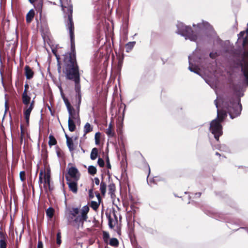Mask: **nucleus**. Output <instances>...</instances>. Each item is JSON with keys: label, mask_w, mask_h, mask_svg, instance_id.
I'll return each mask as SVG.
<instances>
[{"label": "nucleus", "mask_w": 248, "mask_h": 248, "mask_svg": "<svg viewBox=\"0 0 248 248\" xmlns=\"http://www.w3.org/2000/svg\"><path fill=\"white\" fill-rule=\"evenodd\" d=\"M61 235L60 232H58L57 234V244L60 245L61 244Z\"/></svg>", "instance_id": "35"}, {"label": "nucleus", "mask_w": 248, "mask_h": 248, "mask_svg": "<svg viewBox=\"0 0 248 248\" xmlns=\"http://www.w3.org/2000/svg\"><path fill=\"white\" fill-rule=\"evenodd\" d=\"M37 248H43V243L41 241L38 242Z\"/></svg>", "instance_id": "37"}, {"label": "nucleus", "mask_w": 248, "mask_h": 248, "mask_svg": "<svg viewBox=\"0 0 248 248\" xmlns=\"http://www.w3.org/2000/svg\"><path fill=\"white\" fill-rule=\"evenodd\" d=\"M177 33L185 37L186 39L197 41L198 36L191 30L190 27L185 26L183 23L179 22L177 25Z\"/></svg>", "instance_id": "6"}, {"label": "nucleus", "mask_w": 248, "mask_h": 248, "mask_svg": "<svg viewBox=\"0 0 248 248\" xmlns=\"http://www.w3.org/2000/svg\"><path fill=\"white\" fill-rule=\"evenodd\" d=\"M25 75L28 79L32 78L34 75V73L28 65L25 67Z\"/></svg>", "instance_id": "16"}, {"label": "nucleus", "mask_w": 248, "mask_h": 248, "mask_svg": "<svg viewBox=\"0 0 248 248\" xmlns=\"http://www.w3.org/2000/svg\"><path fill=\"white\" fill-rule=\"evenodd\" d=\"M50 170L48 169L46 172L45 170H41L40 171L39 175V183H44V187L45 188L47 189L48 187L50 190Z\"/></svg>", "instance_id": "8"}, {"label": "nucleus", "mask_w": 248, "mask_h": 248, "mask_svg": "<svg viewBox=\"0 0 248 248\" xmlns=\"http://www.w3.org/2000/svg\"><path fill=\"white\" fill-rule=\"evenodd\" d=\"M57 143V141L54 138V136L52 135H49V141H48V144L51 147L53 145H55Z\"/></svg>", "instance_id": "25"}, {"label": "nucleus", "mask_w": 248, "mask_h": 248, "mask_svg": "<svg viewBox=\"0 0 248 248\" xmlns=\"http://www.w3.org/2000/svg\"><path fill=\"white\" fill-rule=\"evenodd\" d=\"M240 101V98H236L232 101H231L230 104H228L226 107L227 112L229 114L231 118L233 119L240 115L242 110V106Z\"/></svg>", "instance_id": "7"}, {"label": "nucleus", "mask_w": 248, "mask_h": 248, "mask_svg": "<svg viewBox=\"0 0 248 248\" xmlns=\"http://www.w3.org/2000/svg\"><path fill=\"white\" fill-rule=\"evenodd\" d=\"M68 175L71 179L78 181L79 179L80 174L76 168L72 167L68 169Z\"/></svg>", "instance_id": "10"}, {"label": "nucleus", "mask_w": 248, "mask_h": 248, "mask_svg": "<svg viewBox=\"0 0 248 248\" xmlns=\"http://www.w3.org/2000/svg\"><path fill=\"white\" fill-rule=\"evenodd\" d=\"M106 162H107V167L108 169H111V165H110V162H109V158H108V156H107V157Z\"/></svg>", "instance_id": "36"}, {"label": "nucleus", "mask_w": 248, "mask_h": 248, "mask_svg": "<svg viewBox=\"0 0 248 248\" xmlns=\"http://www.w3.org/2000/svg\"><path fill=\"white\" fill-rule=\"evenodd\" d=\"M216 155H220L219 154H218V153H216Z\"/></svg>", "instance_id": "51"}, {"label": "nucleus", "mask_w": 248, "mask_h": 248, "mask_svg": "<svg viewBox=\"0 0 248 248\" xmlns=\"http://www.w3.org/2000/svg\"><path fill=\"white\" fill-rule=\"evenodd\" d=\"M109 244L113 247H117L119 245V242L117 238H112L109 240Z\"/></svg>", "instance_id": "28"}, {"label": "nucleus", "mask_w": 248, "mask_h": 248, "mask_svg": "<svg viewBox=\"0 0 248 248\" xmlns=\"http://www.w3.org/2000/svg\"><path fill=\"white\" fill-rule=\"evenodd\" d=\"M96 197L98 200V202H95V201H92L91 203V207L94 210H96L98 209V208L99 206V204H100V200H101L100 196L99 194H97L96 195Z\"/></svg>", "instance_id": "18"}, {"label": "nucleus", "mask_w": 248, "mask_h": 248, "mask_svg": "<svg viewBox=\"0 0 248 248\" xmlns=\"http://www.w3.org/2000/svg\"><path fill=\"white\" fill-rule=\"evenodd\" d=\"M63 100L66 106V108H67V110L69 109L70 108H73L71 105H70V103H69L68 100L67 98H66L65 97V96H63Z\"/></svg>", "instance_id": "32"}, {"label": "nucleus", "mask_w": 248, "mask_h": 248, "mask_svg": "<svg viewBox=\"0 0 248 248\" xmlns=\"http://www.w3.org/2000/svg\"><path fill=\"white\" fill-rule=\"evenodd\" d=\"M104 237H108L109 235H108V233H104Z\"/></svg>", "instance_id": "47"}, {"label": "nucleus", "mask_w": 248, "mask_h": 248, "mask_svg": "<svg viewBox=\"0 0 248 248\" xmlns=\"http://www.w3.org/2000/svg\"><path fill=\"white\" fill-rule=\"evenodd\" d=\"M197 28L201 31L204 30H208L211 31L212 30V26L206 22H202V23H198L197 25Z\"/></svg>", "instance_id": "14"}, {"label": "nucleus", "mask_w": 248, "mask_h": 248, "mask_svg": "<svg viewBox=\"0 0 248 248\" xmlns=\"http://www.w3.org/2000/svg\"><path fill=\"white\" fill-rule=\"evenodd\" d=\"M59 89H60V92H61V94L62 97V98H63V96H64V93H63V91H62V87H60L59 88Z\"/></svg>", "instance_id": "43"}, {"label": "nucleus", "mask_w": 248, "mask_h": 248, "mask_svg": "<svg viewBox=\"0 0 248 248\" xmlns=\"http://www.w3.org/2000/svg\"><path fill=\"white\" fill-rule=\"evenodd\" d=\"M201 193H196V196L197 195L198 197H200L201 196Z\"/></svg>", "instance_id": "49"}, {"label": "nucleus", "mask_w": 248, "mask_h": 248, "mask_svg": "<svg viewBox=\"0 0 248 248\" xmlns=\"http://www.w3.org/2000/svg\"><path fill=\"white\" fill-rule=\"evenodd\" d=\"M108 224H109V226L111 228H112L113 227V226L112 225V224L111 219L110 218H109L108 219Z\"/></svg>", "instance_id": "41"}, {"label": "nucleus", "mask_w": 248, "mask_h": 248, "mask_svg": "<svg viewBox=\"0 0 248 248\" xmlns=\"http://www.w3.org/2000/svg\"><path fill=\"white\" fill-rule=\"evenodd\" d=\"M20 179L22 182H24L25 180V172L21 171L19 174Z\"/></svg>", "instance_id": "33"}, {"label": "nucleus", "mask_w": 248, "mask_h": 248, "mask_svg": "<svg viewBox=\"0 0 248 248\" xmlns=\"http://www.w3.org/2000/svg\"><path fill=\"white\" fill-rule=\"evenodd\" d=\"M217 55V53L211 52L210 54V57L212 59L215 58Z\"/></svg>", "instance_id": "38"}, {"label": "nucleus", "mask_w": 248, "mask_h": 248, "mask_svg": "<svg viewBox=\"0 0 248 248\" xmlns=\"http://www.w3.org/2000/svg\"><path fill=\"white\" fill-rule=\"evenodd\" d=\"M64 73L67 79L74 80L79 78L78 67L74 54L67 53L63 55Z\"/></svg>", "instance_id": "2"}, {"label": "nucleus", "mask_w": 248, "mask_h": 248, "mask_svg": "<svg viewBox=\"0 0 248 248\" xmlns=\"http://www.w3.org/2000/svg\"><path fill=\"white\" fill-rule=\"evenodd\" d=\"M98 156V149L96 148H93L91 153L90 157L93 160H95Z\"/></svg>", "instance_id": "22"}, {"label": "nucleus", "mask_w": 248, "mask_h": 248, "mask_svg": "<svg viewBox=\"0 0 248 248\" xmlns=\"http://www.w3.org/2000/svg\"><path fill=\"white\" fill-rule=\"evenodd\" d=\"M88 172L91 175H94L96 173V169L93 166H90L88 169Z\"/></svg>", "instance_id": "30"}, {"label": "nucleus", "mask_w": 248, "mask_h": 248, "mask_svg": "<svg viewBox=\"0 0 248 248\" xmlns=\"http://www.w3.org/2000/svg\"><path fill=\"white\" fill-rule=\"evenodd\" d=\"M94 183L96 185H99L100 183V180L99 178L96 177L94 178Z\"/></svg>", "instance_id": "39"}, {"label": "nucleus", "mask_w": 248, "mask_h": 248, "mask_svg": "<svg viewBox=\"0 0 248 248\" xmlns=\"http://www.w3.org/2000/svg\"><path fill=\"white\" fill-rule=\"evenodd\" d=\"M97 164L100 167H103L105 165L104 160L101 158H99L97 161Z\"/></svg>", "instance_id": "34"}, {"label": "nucleus", "mask_w": 248, "mask_h": 248, "mask_svg": "<svg viewBox=\"0 0 248 248\" xmlns=\"http://www.w3.org/2000/svg\"><path fill=\"white\" fill-rule=\"evenodd\" d=\"M34 108V101L32 100L29 105H25L23 109V113L27 123H29L30 114Z\"/></svg>", "instance_id": "9"}, {"label": "nucleus", "mask_w": 248, "mask_h": 248, "mask_svg": "<svg viewBox=\"0 0 248 248\" xmlns=\"http://www.w3.org/2000/svg\"><path fill=\"white\" fill-rule=\"evenodd\" d=\"M67 184L68 185L69 189L73 193H76L78 190L77 181L72 180L68 176H66Z\"/></svg>", "instance_id": "11"}, {"label": "nucleus", "mask_w": 248, "mask_h": 248, "mask_svg": "<svg viewBox=\"0 0 248 248\" xmlns=\"http://www.w3.org/2000/svg\"><path fill=\"white\" fill-rule=\"evenodd\" d=\"M215 104L217 108V118L213 120L211 122L210 131L213 134H214L215 138L218 141L219 140V137L222 135L223 133L222 128L220 124V123L227 117V112L226 110H221L218 108L217 99L215 100Z\"/></svg>", "instance_id": "3"}, {"label": "nucleus", "mask_w": 248, "mask_h": 248, "mask_svg": "<svg viewBox=\"0 0 248 248\" xmlns=\"http://www.w3.org/2000/svg\"><path fill=\"white\" fill-rule=\"evenodd\" d=\"M6 248V236L2 231H0V248Z\"/></svg>", "instance_id": "15"}, {"label": "nucleus", "mask_w": 248, "mask_h": 248, "mask_svg": "<svg viewBox=\"0 0 248 248\" xmlns=\"http://www.w3.org/2000/svg\"><path fill=\"white\" fill-rule=\"evenodd\" d=\"M135 43V42H130L127 43L125 46L126 52H128L130 51L134 47Z\"/></svg>", "instance_id": "26"}, {"label": "nucleus", "mask_w": 248, "mask_h": 248, "mask_svg": "<svg viewBox=\"0 0 248 248\" xmlns=\"http://www.w3.org/2000/svg\"><path fill=\"white\" fill-rule=\"evenodd\" d=\"M89 207L85 205L80 209L78 207L70 208L66 214V217L68 224L78 229L83 228V224L88 219Z\"/></svg>", "instance_id": "1"}, {"label": "nucleus", "mask_w": 248, "mask_h": 248, "mask_svg": "<svg viewBox=\"0 0 248 248\" xmlns=\"http://www.w3.org/2000/svg\"><path fill=\"white\" fill-rule=\"evenodd\" d=\"M61 2V7L62 10L65 12L66 9L68 11V22L67 27L69 30L70 37L71 42L72 49L74 47V24L72 20V6L70 4V1L68 0H60Z\"/></svg>", "instance_id": "4"}, {"label": "nucleus", "mask_w": 248, "mask_h": 248, "mask_svg": "<svg viewBox=\"0 0 248 248\" xmlns=\"http://www.w3.org/2000/svg\"><path fill=\"white\" fill-rule=\"evenodd\" d=\"M115 191V185L113 184H111L108 186V193L111 195L114 194Z\"/></svg>", "instance_id": "31"}, {"label": "nucleus", "mask_w": 248, "mask_h": 248, "mask_svg": "<svg viewBox=\"0 0 248 248\" xmlns=\"http://www.w3.org/2000/svg\"><path fill=\"white\" fill-rule=\"evenodd\" d=\"M100 136V133L99 132H97L95 135V139H99Z\"/></svg>", "instance_id": "44"}, {"label": "nucleus", "mask_w": 248, "mask_h": 248, "mask_svg": "<svg viewBox=\"0 0 248 248\" xmlns=\"http://www.w3.org/2000/svg\"><path fill=\"white\" fill-rule=\"evenodd\" d=\"M29 85L28 84H26L25 85V90L24 91H26V93H27V90L29 89Z\"/></svg>", "instance_id": "45"}, {"label": "nucleus", "mask_w": 248, "mask_h": 248, "mask_svg": "<svg viewBox=\"0 0 248 248\" xmlns=\"http://www.w3.org/2000/svg\"><path fill=\"white\" fill-rule=\"evenodd\" d=\"M34 11L33 9L29 11L26 15V21L27 23H30L34 16Z\"/></svg>", "instance_id": "20"}, {"label": "nucleus", "mask_w": 248, "mask_h": 248, "mask_svg": "<svg viewBox=\"0 0 248 248\" xmlns=\"http://www.w3.org/2000/svg\"><path fill=\"white\" fill-rule=\"evenodd\" d=\"M67 145L70 151H72L74 149V146L72 139H68L66 141Z\"/></svg>", "instance_id": "23"}, {"label": "nucleus", "mask_w": 248, "mask_h": 248, "mask_svg": "<svg viewBox=\"0 0 248 248\" xmlns=\"http://www.w3.org/2000/svg\"><path fill=\"white\" fill-rule=\"evenodd\" d=\"M95 143L96 144H98L99 143V139H98H98H95Z\"/></svg>", "instance_id": "46"}, {"label": "nucleus", "mask_w": 248, "mask_h": 248, "mask_svg": "<svg viewBox=\"0 0 248 248\" xmlns=\"http://www.w3.org/2000/svg\"><path fill=\"white\" fill-rule=\"evenodd\" d=\"M65 137H66V140H67V138L68 139H71L70 138H69L67 135H65Z\"/></svg>", "instance_id": "50"}, {"label": "nucleus", "mask_w": 248, "mask_h": 248, "mask_svg": "<svg viewBox=\"0 0 248 248\" xmlns=\"http://www.w3.org/2000/svg\"><path fill=\"white\" fill-rule=\"evenodd\" d=\"M106 184L103 181L100 183V190L103 195H105L106 192Z\"/></svg>", "instance_id": "27"}, {"label": "nucleus", "mask_w": 248, "mask_h": 248, "mask_svg": "<svg viewBox=\"0 0 248 248\" xmlns=\"http://www.w3.org/2000/svg\"><path fill=\"white\" fill-rule=\"evenodd\" d=\"M89 197L90 198H93V193L91 189L89 190Z\"/></svg>", "instance_id": "40"}, {"label": "nucleus", "mask_w": 248, "mask_h": 248, "mask_svg": "<svg viewBox=\"0 0 248 248\" xmlns=\"http://www.w3.org/2000/svg\"><path fill=\"white\" fill-rule=\"evenodd\" d=\"M5 112L7 111L9 109L8 104L7 101H6L5 102Z\"/></svg>", "instance_id": "42"}, {"label": "nucleus", "mask_w": 248, "mask_h": 248, "mask_svg": "<svg viewBox=\"0 0 248 248\" xmlns=\"http://www.w3.org/2000/svg\"><path fill=\"white\" fill-rule=\"evenodd\" d=\"M92 130H93L92 126L91 125V124L89 123H87L84 127V134H86L92 131Z\"/></svg>", "instance_id": "24"}, {"label": "nucleus", "mask_w": 248, "mask_h": 248, "mask_svg": "<svg viewBox=\"0 0 248 248\" xmlns=\"http://www.w3.org/2000/svg\"><path fill=\"white\" fill-rule=\"evenodd\" d=\"M29 0V1H30L31 3L33 4V3L35 2V1L36 0Z\"/></svg>", "instance_id": "48"}, {"label": "nucleus", "mask_w": 248, "mask_h": 248, "mask_svg": "<svg viewBox=\"0 0 248 248\" xmlns=\"http://www.w3.org/2000/svg\"><path fill=\"white\" fill-rule=\"evenodd\" d=\"M106 133L109 137H112L114 136V132L113 130V125L111 123L108 124V127L106 130Z\"/></svg>", "instance_id": "19"}, {"label": "nucleus", "mask_w": 248, "mask_h": 248, "mask_svg": "<svg viewBox=\"0 0 248 248\" xmlns=\"http://www.w3.org/2000/svg\"><path fill=\"white\" fill-rule=\"evenodd\" d=\"M54 210L51 207H49L46 211V214L50 218L53 216Z\"/></svg>", "instance_id": "29"}, {"label": "nucleus", "mask_w": 248, "mask_h": 248, "mask_svg": "<svg viewBox=\"0 0 248 248\" xmlns=\"http://www.w3.org/2000/svg\"><path fill=\"white\" fill-rule=\"evenodd\" d=\"M75 83V91L77 92V97L78 98V102L81 103V94L80 93V85L79 83L80 78L73 80Z\"/></svg>", "instance_id": "13"}, {"label": "nucleus", "mask_w": 248, "mask_h": 248, "mask_svg": "<svg viewBox=\"0 0 248 248\" xmlns=\"http://www.w3.org/2000/svg\"><path fill=\"white\" fill-rule=\"evenodd\" d=\"M242 71L245 76L246 81L248 85V62L242 67Z\"/></svg>", "instance_id": "21"}, {"label": "nucleus", "mask_w": 248, "mask_h": 248, "mask_svg": "<svg viewBox=\"0 0 248 248\" xmlns=\"http://www.w3.org/2000/svg\"><path fill=\"white\" fill-rule=\"evenodd\" d=\"M80 103L78 102L76 105V109L73 108L67 110L69 114L68 118V129L70 131H74L76 129V124H78L80 122L79 117V108Z\"/></svg>", "instance_id": "5"}, {"label": "nucleus", "mask_w": 248, "mask_h": 248, "mask_svg": "<svg viewBox=\"0 0 248 248\" xmlns=\"http://www.w3.org/2000/svg\"><path fill=\"white\" fill-rule=\"evenodd\" d=\"M194 54H193L192 55L189 56L188 57L189 59V67L188 69L191 72H193L195 73L198 74V70L199 68L195 64H194L192 63V61L194 60Z\"/></svg>", "instance_id": "12"}, {"label": "nucleus", "mask_w": 248, "mask_h": 248, "mask_svg": "<svg viewBox=\"0 0 248 248\" xmlns=\"http://www.w3.org/2000/svg\"><path fill=\"white\" fill-rule=\"evenodd\" d=\"M22 99L23 103L25 105L30 104V103L31 98L28 95L27 93H26V91H24L22 95Z\"/></svg>", "instance_id": "17"}]
</instances>
